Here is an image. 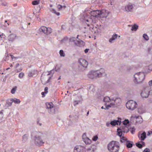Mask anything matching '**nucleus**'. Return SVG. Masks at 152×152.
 Here are the masks:
<instances>
[{"mask_svg": "<svg viewBox=\"0 0 152 152\" xmlns=\"http://www.w3.org/2000/svg\"><path fill=\"white\" fill-rule=\"evenodd\" d=\"M91 74V72H90L88 74V77L91 79H93L94 78V76L93 75H90Z\"/></svg>", "mask_w": 152, "mask_h": 152, "instance_id": "4c0bfd02", "label": "nucleus"}, {"mask_svg": "<svg viewBox=\"0 0 152 152\" xmlns=\"http://www.w3.org/2000/svg\"><path fill=\"white\" fill-rule=\"evenodd\" d=\"M9 69H10V68H7L6 69V70H9Z\"/></svg>", "mask_w": 152, "mask_h": 152, "instance_id": "13d9d810", "label": "nucleus"}, {"mask_svg": "<svg viewBox=\"0 0 152 152\" xmlns=\"http://www.w3.org/2000/svg\"><path fill=\"white\" fill-rule=\"evenodd\" d=\"M134 81L136 83L142 82L144 79L145 75L143 72H140L136 73L134 76Z\"/></svg>", "mask_w": 152, "mask_h": 152, "instance_id": "7ed1b4c3", "label": "nucleus"}, {"mask_svg": "<svg viewBox=\"0 0 152 152\" xmlns=\"http://www.w3.org/2000/svg\"><path fill=\"white\" fill-rule=\"evenodd\" d=\"M48 88L47 87H45V94H46L48 92Z\"/></svg>", "mask_w": 152, "mask_h": 152, "instance_id": "a18cd8bd", "label": "nucleus"}, {"mask_svg": "<svg viewBox=\"0 0 152 152\" xmlns=\"http://www.w3.org/2000/svg\"><path fill=\"white\" fill-rule=\"evenodd\" d=\"M41 80L42 84H46L48 82V79L47 80V79H46L45 77L43 75L41 76Z\"/></svg>", "mask_w": 152, "mask_h": 152, "instance_id": "a211bd4d", "label": "nucleus"}, {"mask_svg": "<svg viewBox=\"0 0 152 152\" xmlns=\"http://www.w3.org/2000/svg\"><path fill=\"white\" fill-rule=\"evenodd\" d=\"M135 129L134 128H131L129 129V131L131 133L133 134L135 132Z\"/></svg>", "mask_w": 152, "mask_h": 152, "instance_id": "473e14b6", "label": "nucleus"}, {"mask_svg": "<svg viewBox=\"0 0 152 152\" xmlns=\"http://www.w3.org/2000/svg\"><path fill=\"white\" fill-rule=\"evenodd\" d=\"M45 92H42L41 93L42 95L43 96H42L43 97H44L45 96Z\"/></svg>", "mask_w": 152, "mask_h": 152, "instance_id": "864d4df0", "label": "nucleus"}, {"mask_svg": "<svg viewBox=\"0 0 152 152\" xmlns=\"http://www.w3.org/2000/svg\"><path fill=\"white\" fill-rule=\"evenodd\" d=\"M50 11L53 13L56 14L58 16H59L60 15V13L59 12H57L55 10L51 9L50 10Z\"/></svg>", "mask_w": 152, "mask_h": 152, "instance_id": "c85d7f7f", "label": "nucleus"}, {"mask_svg": "<svg viewBox=\"0 0 152 152\" xmlns=\"http://www.w3.org/2000/svg\"><path fill=\"white\" fill-rule=\"evenodd\" d=\"M127 139L126 138L124 137H122L121 138V141L122 142H126V141H127Z\"/></svg>", "mask_w": 152, "mask_h": 152, "instance_id": "c756f323", "label": "nucleus"}, {"mask_svg": "<svg viewBox=\"0 0 152 152\" xmlns=\"http://www.w3.org/2000/svg\"><path fill=\"white\" fill-rule=\"evenodd\" d=\"M17 5V4H15L14 5V6H16Z\"/></svg>", "mask_w": 152, "mask_h": 152, "instance_id": "bf43d9fd", "label": "nucleus"}, {"mask_svg": "<svg viewBox=\"0 0 152 152\" xmlns=\"http://www.w3.org/2000/svg\"><path fill=\"white\" fill-rule=\"evenodd\" d=\"M79 35H77V38H78L79 37Z\"/></svg>", "mask_w": 152, "mask_h": 152, "instance_id": "680f3d73", "label": "nucleus"}, {"mask_svg": "<svg viewBox=\"0 0 152 152\" xmlns=\"http://www.w3.org/2000/svg\"><path fill=\"white\" fill-rule=\"evenodd\" d=\"M87 26H89V24L87 23Z\"/></svg>", "mask_w": 152, "mask_h": 152, "instance_id": "e2e57ef3", "label": "nucleus"}, {"mask_svg": "<svg viewBox=\"0 0 152 152\" xmlns=\"http://www.w3.org/2000/svg\"><path fill=\"white\" fill-rule=\"evenodd\" d=\"M109 14V12L107 10H103L101 11V15H102V18H105L107 17L108 16Z\"/></svg>", "mask_w": 152, "mask_h": 152, "instance_id": "4468645a", "label": "nucleus"}, {"mask_svg": "<svg viewBox=\"0 0 152 152\" xmlns=\"http://www.w3.org/2000/svg\"><path fill=\"white\" fill-rule=\"evenodd\" d=\"M135 119L137 124L140 123L142 122V119L140 116H138L136 117Z\"/></svg>", "mask_w": 152, "mask_h": 152, "instance_id": "6ab92c4d", "label": "nucleus"}, {"mask_svg": "<svg viewBox=\"0 0 152 152\" xmlns=\"http://www.w3.org/2000/svg\"><path fill=\"white\" fill-rule=\"evenodd\" d=\"M59 53L61 56L63 57L64 56L65 54L63 50H60Z\"/></svg>", "mask_w": 152, "mask_h": 152, "instance_id": "72a5a7b5", "label": "nucleus"}, {"mask_svg": "<svg viewBox=\"0 0 152 152\" xmlns=\"http://www.w3.org/2000/svg\"><path fill=\"white\" fill-rule=\"evenodd\" d=\"M151 134H152V132L151 131H149L147 135L149 136Z\"/></svg>", "mask_w": 152, "mask_h": 152, "instance_id": "8fccbe9b", "label": "nucleus"}, {"mask_svg": "<svg viewBox=\"0 0 152 152\" xmlns=\"http://www.w3.org/2000/svg\"><path fill=\"white\" fill-rule=\"evenodd\" d=\"M149 85L150 86H152V80H151L148 83Z\"/></svg>", "mask_w": 152, "mask_h": 152, "instance_id": "09e8293b", "label": "nucleus"}, {"mask_svg": "<svg viewBox=\"0 0 152 152\" xmlns=\"http://www.w3.org/2000/svg\"><path fill=\"white\" fill-rule=\"evenodd\" d=\"M110 123H109V122H107L106 124V125L107 127L109 126H110Z\"/></svg>", "mask_w": 152, "mask_h": 152, "instance_id": "603ef678", "label": "nucleus"}, {"mask_svg": "<svg viewBox=\"0 0 152 152\" xmlns=\"http://www.w3.org/2000/svg\"><path fill=\"white\" fill-rule=\"evenodd\" d=\"M60 79V77L58 78V79Z\"/></svg>", "mask_w": 152, "mask_h": 152, "instance_id": "338daca9", "label": "nucleus"}, {"mask_svg": "<svg viewBox=\"0 0 152 152\" xmlns=\"http://www.w3.org/2000/svg\"><path fill=\"white\" fill-rule=\"evenodd\" d=\"M98 138V136L97 135H96L92 139V140L93 141H96L97 140Z\"/></svg>", "mask_w": 152, "mask_h": 152, "instance_id": "c03bdc74", "label": "nucleus"}, {"mask_svg": "<svg viewBox=\"0 0 152 152\" xmlns=\"http://www.w3.org/2000/svg\"><path fill=\"white\" fill-rule=\"evenodd\" d=\"M126 106L129 110H133L137 107V104L134 101L130 100L126 103Z\"/></svg>", "mask_w": 152, "mask_h": 152, "instance_id": "20e7f679", "label": "nucleus"}, {"mask_svg": "<svg viewBox=\"0 0 152 152\" xmlns=\"http://www.w3.org/2000/svg\"><path fill=\"white\" fill-rule=\"evenodd\" d=\"M104 102L107 103H109L106 106L105 108L104 109H108L109 107H113L115 103L117 104L118 103H119L121 102V100L120 98H113L110 99L109 97H105L104 99Z\"/></svg>", "mask_w": 152, "mask_h": 152, "instance_id": "f257e3e1", "label": "nucleus"}, {"mask_svg": "<svg viewBox=\"0 0 152 152\" xmlns=\"http://www.w3.org/2000/svg\"><path fill=\"white\" fill-rule=\"evenodd\" d=\"M24 73H23V72H21V73H20V74H19L18 77L19 78H22L24 76Z\"/></svg>", "mask_w": 152, "mask_h": 152, "instance_id": "e433bc0d", "label": "nucleus"}, {"mask_svg": "<svg viewBox=\"0 0 152 152\" xmlns=\"http://www.w3.org/2000/svg\"><path fill=\"white\" fill-rule=\"evenodd\" d=\"M83 140L86 144H90L91 142V141L89 138L86 137L85 134H83L82 136Z\"/></svg>", "mask_w": 152, "mask_h": 152, "instance_id": "ddd939ff", "label": "nucleus"}, {"mask_svg": "<svg viewBox=\"0 0 152 152\" xmlns=\"http://www.w3.org/2000/svg\"><path fill=\"white\" fill-rule=\"evenodd\" d=\"M138 26L136 24H134L132 27L131 30L132 31H136L138 28Z\"/></svg>", "mask_w": 152, "mask_h": 152, "instance_id": "a878e982", "label": "nucleus"}, {"mask_svg": "<svg viewBox=\"0 0 152 152\" xmlns=\"http://www.w3.org/2000/svg\"><path fill=\"white\" fill-rule=\"evenodd\" d=\"M136 146L139 148H142V144L139 143H136Z\"/></svg>", "mask_w": 152, "mask_h": 152, "instance_id": "ea45409f", "label": "nucleus"}, {"mask_svg": "<svg viewBox=\"0 0 152 152\" xmlns=\"http://www.w3.org/2000/svg\"><path fill=\"white\" fill-rule=\"evenodd\" d=\"M143 152H150V150L149 149L146 148L144 150Z\"/></svg>", "mask_w": 152, "mask_h": 152, "instance_id": "de8ad7c7", "label": "nucleus"}, {"mask_svg": "<svg viewBox=\"0 0 152 152\" xmlns=\"http://www.w3.org/2000/svg\"><path fill=\"white\" fill-rule=\"evenodd\" d=\"M121 123V121H119L118 120H114L110 122V124L112 126H115L116 125H120Z\"/></svg>", "mask_w": 152, "mask_h": 152, "instance_id": "dca6fc26", "label": "nucleus"}, {"mask_svg": "<svg viewBox=\"0 0 152 152\" xmlns=\"http://www.w3.org/2000/svg\"><path fill=\"white\" fill-rule=\"evenodd\" d=\"M76 39L75 37H71L69 39L70 41L71 42H74L75 41Z\"/></svg>", "mask_w": 152, "mask_h": 152, "instance_id": "79ce46f5", "label": "nucleus"}, {"mask_svg": "<svg viewBox=\"0 0 152 152\" xmlns=\"http://www.w3.org/2000/svg\"><path fill=\"white\" fill-rule=\"evenodd\" d=\"M3 117V114L2 112V110L0 112V119H2Z\"/></svg>", "mask_w": 152, "mask_h": 152, "instance_id": "a19ab883", "label": "nucleus"}, {"mask_svg": "<svg viewBox=\"0 0 152 152\" xmlns=\"http://www.w3.org/2000/svg\"><path fill=\"white\" fill-rule=\"evenodd\" d=\"M34 140L35 144L37 146L42 145L44 143V142L39 136H35Z\"/></svg>", "mask_w": 152, "mask_h": 152, "instance_id": "1a4fd4ad", "label": "nucleus"}, {"mask_svg": "<svg viewBox=\"0 0 152 152\" xmlns=\"http://www.w3.org/2000/svg\"><path fill=\"white\" fill-rule=\"evenodd\" d=\"M126 145L128 148H130L132 147L133 144L132 142L129 141H127L126 142Z\"/></svg>", "mask_w": 152, "mask_h": 152, "instance_id": "412c9836", "label": "nucleus"}, {"mask_svg": "<svg viewBox=\"0 0 152 152\" xmlns=\"http://www.w3.org/2000/svg\"><path fill=\"white\" fill-rule=\"evenodd\" d=\"M101 109H104V108L103 107V106H102V107H101Z\"/></svg>", "mask_w": 152, "mask_h": 152, "instance_id": "052dcab7", "label": "nucleus"}, {"mask_svg": "<svg viewBox=\"0 0 152 152\" xmlns=\"http://www.w3.org/2000/svg\"><path fill=\"white\" fill-rule=\"evenodd\" d=\"M10 56L11 57V58L12 59H13L14 58V56L12 55H10Z\"/></svg>", "mask_w": 152, "mask_h": 152, "instance_id": "5fc2aeb1", "label": "nucleus"}, {"mask_svg": "<svg viewBox=\"0 0 152 152\" xmlns=\"http://www.w3.org/2000/svg\"><path fill=\"white\" fill-rule=\"evenodd\" d=\"M87 152H94V148L91 147L90 148L87 149Z\"/></svg>", "mask_w": 152, "mask_h": 152, "instance_id": "7c9ffc66", "label": "nucleus"}, {"mask_svg": "<svg viewBox=\"0 0 152 152\" xmlns=\"http://www.w3.org/2000/svg\"><path fill=\"white\" fill-rule=\"evenodd\" d=\"M39 3V1H34L32 2V4L33 5H37Z\"/></svg>", "mask_w": 152, "mask_h": 152, "instance_id": "c9c22d12", "label": "nucleus"}, {"mask_svg": "<svg viewBox=\"0 0 152 152\" xmlns=\"http://www.w3.org/2000/svg\"><path fill=\"white\" fill-rule=\"evenodd\" d=\"M62 7L61 5H58V6H57L58 10V11L60 10L61 9Z\"/></svg>", "mask_w": 152, "mask_h": 152, "instance_id": "49530a36", "label": "nucleus"}, {"mask_svg": "<svg viewBox=\"0 0 152 152\" xmlns=\"http://www.w3.org/2000/svg\"><path fill=\"white\" fill-rule=\"evenodd\" d=\"M30 23H28V25H30Z\"/></svg>", "mask_w": 152, "mask_h": 152, "instance_id": "774afa93", "label": "nucleus"}, {"mask_svg": "<svg viewBox=\"0 0 152 152\" xmlns=\"http://www.w3.org/2000/svg\"><path fill=\"white\" fill-rule=\"evenodd\" d=\"M79 102H80V101H76V100L74 101V102H73L74 105V106H75L76 105L78 104V103Z\"/></svg>", "mask_w": 152, "mask_h": 152, "instance_id": "37998d69", "label": "nucleus"}, {"mask_svg": "<svg viewBox=\"0 0 152 152\" xmlns=\"http://www.w3.org/2000/svg\"><path fill=\"white\" fill-rule=\"evenodd\" d=\"M129 131L128 128L124 126L122 128H118L117 129L118 134L120 137H121L123 133L128 132Z\"/></svg>", "mask_w": 152, "mask_h": 152, "instance_id": "423d86ee", "label": "nucleus"}, {"mask_svg": "<svg viewBox=\"0 0 152 152\" xmlns=\"http://www.w3.org/2000/svg\"><path fill=\"white\" fill-rule=\"evenodd\" d=\"M16 35L15 34H12L8 37V39L10 41H13L16 38Z\"/></svg>", "mask_w": 152, "mask_h": 152, "instance_id": "aec40b11", "label": "nucleus"}, {"mask_svg": "<svg viewBox=\"0 0 152 152\" xmlns=\"http://www.w3.org/2000/svg\"><path fill=\"white\" fill-rule=\"evenodd\" d=\"M91 16L97 18L99 17L101 15V11L100 10H96L91 11L90 13Z\"/></svg>", "mask_w": 152, "mask_h": 152, "instance_id": "9d476101", "label": "nucleus"}, {"mask_svg": "<svg viewBox=\"0 0 152 152\" xmlns=\"http://www.w3.org/2000/svg\"><path fill=\"white\" fill-rule=\"evenodd\" d=\"M10 67H12L13 66L11 64H10Z\"/></svg>", "mask_w": 152, "mask_h": 152, "instance_id": "6e6d98bb", "label": "nucleus"}, {"mask_svg": "<svg viewBox=\"0 0 152 152\" xmlns=\"http://www.w3.org/2000/svg\"><path fill=\"white\" fill-rule=\"evenodd\" d=\"M104 70L103 69H101L100 70L92 71L91 72V75H93L94 77V78L97 77H100L104 75L103 72Z\"/></svg>", "mask_w": 152, "mask_h": 152, "instance_id": "39448f33", "label": "nucleus"}, {"mask_svg": "<svg viewBox=\"0 0 152 152\" xmlns=\"http://www.w3.org/2000/svg\"><path fill=\"white\" fill-rule=\"evenodd\" d=\"M89 50V49H86L85 50V51H84L85 53H87Z\"/></svg>", "mask_w": 152, "mask_h": 152, "instance_id": "3c124183", "label": "nucleus"}, {"mask_svg": "<svg viewBox=\"0 0 152 152\" xmlns=\"http://www.w3.org/2000/svg\"><path fill=\"white\" fill-rule=\"evenodd\" d=\"M129 121L128 120H125L123 122V124L124 125H126L127 124H129Z\"/></svg>", "mask_w": 152, "mask_h": 152, "instance_id": "58836bf2", "label": "nucleus"}, {"mask_svg": "<svg viewBox=\"0 0 152 152\" xmlns=\"http://www.w3.org/2000/svg\"><path fill=\"white\" fill-rule=\"evenodd\" d=\"M138 137L140 140H143L146 137V133L145 132H144L141 134H139Z\"/></svg>", "mask_w": 152, "mask_h": 152, "instance_id": "2eb2a0df", "label": "nucleus"}, {"mask_svg": "<svg viewBox=\"0 0 152 152\" xmlns=\"http://www.w3.org/2000/svg\"><path fill=\"white\" fill-rule=\"evenodd\" d=\"M12 100L13 102H14L15 104H19L20 102V101L19 99H17L15 98H12Z\"/></svg>", "mask_w": 152, "mask_h": 152, "instance_id": "5701e85b", "label": "nucleus"}, {"mask_svg": "<svg viewBox=\"0 0 152 152\" xmlns=\"http://www.w3.org/2000/svg\"><path fill=\"white\" fill-rule=\"evenodd\" d=\"M28 135L27 134H24L23 137L22 141L23 142H26L28 139Z\"/></svg>", "mask_w": 152, "mask_h": 152, "instance_id": "bb28decb", "label": "nucleus"}, {"mask_svg": "<svg viewBox=\"0 0 152 152\" xmlns=\"http://www.w3.org/2000/svg\"><path fill=\"white\" fill-rule=\"evenodd\" d=\"M78 62L80 66L86 68L87 67L88 63L87 61L83 58H80L78 60Z\"/></svg>", "mask_w": 152, "mask_h": 152, "instance_id": "9b49d317", "label": "nucleus"}, {"mask_svg": "<svg viewBox=\"0 0 152 152\" xmlns=\"http://www.w3.org/2000/svg\"><path fill=\"white\" fill-rule=\"evenodd\" d=\"M86 21L87 22H88L89 21V20H86Z\"/></svg>", "mask_w": 152, "mask_h": 152, "instance_id": "0e129e2a", "label": "nucleus"}, {"mask_svg": "<svg viewBox=\"0 0 152 152\" xmlns=\"http://www.w3.org/2000/svg\"><path fill=\"white\" fill-rule=\"evenodd\" d=\"M39 31L46 34H49L52 32V29L50 28H47L44 26H42L40 28Z\"/></svg>", "mask_w": 152, "mask_h": 152, "instance_id": "6e6552de", "label": "nucleus"}, {"mask_svg": "<svg viewBox=\"0 0 152 152\" xmlns=\"http://www.w3.org/2000/svg\"><path fill=\"white\" fill-rule=\"evenodd\" d=\"M143 37L144 38V39L146 40H148L149 39L148 36L146 34H144L143 35Z\"/></svg>", "mask_w": 152, "mask_h": 152, "instance_id": "f704fd0d", "label": "nucleus"}, {"mask_svg": "<svg viewBox=\"0 0 152 152\" xmlns=\"http://www.w3.org/2000/svg\"><path fill=\"white\" fill-rule=\"evenodd\" d=\"M74 152H85V151L83 147L79 145L75 148Z\"/></svg>", "mask_w": 152, "mask_h": 152, "instance_id": "f8f14e48", "label": "nucleus"}, {"mask_svg": "<svg viewBox=\"0 0 152 152\" xmlns=\"http://www.w3.org/2000/svg\"><path fill=\"white\" fill-rule=\"evenodd\" d=\"M89 113V112L88 111L87 113V116H88Z\"/></svg>", "mask_w": 152, "mask_h": 152, "instance_id": "4d7b16f0", "label": "nucleus"}, {"mask_svg": "<svg viewBox=\"0 0 152 152\" xmlns=\"http://www.w3.org/2000/svg\"><path fill=\"white\" fill-rule=\"evenodd\" d=\"M17 87L16 86H15L12 89L11 91V93L12 94H14L15 93L17 89Z\"/></svg>", "mask_w": 152, "mask_h": 152, "instance_id": "2f4dec72", "label": "nucleus"}, {"mask_svg": "<svg viewBox=\"0 0 152 152\" xmlns=\"http://www.w3.org/2000/svg\"><path fill=\"white\" fill-rule=\"evenodd\" d=\"M13 102L12 100V98L10 99H8L7 100V104L11 106L12 105V103Z\"/></svg>", "mask_w": 152, "mask_h": 152, "instance_id": "cd10ccee", "label": "nucleus"}, {"mask_svg": "<svg viewBox=\"0 0 152 152\" xmlns=\"http://www.w3.org/2000/svg\"><path fill=\"white\" fill-rule=\"evenodd\" d=\"M19 64L18 63L17 64L16 66H15V68H16V69L15 71L17 72H20V71H21L22 70V67H19V68L18 69H17L18 67V66H19Z\"/></svg>", "mask_w": 152, "mask_h": 152, "instance_id": "4be33fe9", "label": "nucleus"}, {"mask_svg": "<svg viewBox=\"0 0 152 152\" xmlns=\"http://www.w3.org/2000/svg\"><path fill=\"white\" fill-rule=\"evenodd\" d=\"M133 9V6L132 4H129L125 7L126 10L127 12L131 11Z\"/></svg>", "mask_w": 152, "mask_h": 152, "instance_id": "f3484780", "label": "nucleus"}, {"mask_svg": "<svg viewBox=\"0 0 152 152\" xmlns=\"http://www.w3.org/2000/svg\"><path fill=\"white\" fill-rule=\"evenodd\" d=\"M50 7H52V5H50Z\"/></svg>", "mask_w": 152, "mask_h": 152, "instance_id": "69168bd1", "label": "nucleus"}, {"mask_svg": "<svg viewBox=\"0 0 152 152\" xmlns=\"http://www.w3.org/2000/svg\"><path fill=\"white\" fill-rule=\"evenodd\" d=\"M118 37V35L116 34H115L113 35L112 38L109 39V42H112L114 40Z\"/></svg>", "mask_w": 152, "mask_h": 152, "instance_id": "393cba45", "label": "nucleus"}, {"mask_svg": "<svg viewBox=\"0 0 152 152\" xmlns=\"http://www.w3.org/2000/svg\"><path fill=\"white\" fill-rule=\"evenodd\" d=\"M107 148L110 152H118L119 149L118 142L112 141L107 145Z\"/></svg>", "mask_w": 152, "mask_h": 152, "instance_id": "f03ea898", "label": "nucleus"}, {"mask_svg": "<svg viewBox=\"0 0 152 152\" xmlns=\"http://www.w3.org/2000/svg\"><path fill=\"white\" fill-rule=\"evenodd\" d=\"M150 91L148 88L144 89L141 93V95L143 98H148L149 95Z\"/></svg>", "mask_w": 152, "mask_h": 152, "instance_id": "0eeeda50", "label": "nucleus"}, {"mask_svg": "<svg viewBox=\"0 0 152 152\" xmlns=\"http://www.w3.org/2000/svg\"><path fill=\"white\" fill-rule=\"evenodd\" d=\"M46 104L48 109H51L53 107V104L52 102L47 103Z\"/></svg>", "mask_w": 152, "mask_h": 152, "instance_id": "b1692460", "label": "nucleus"}]
</instances>
